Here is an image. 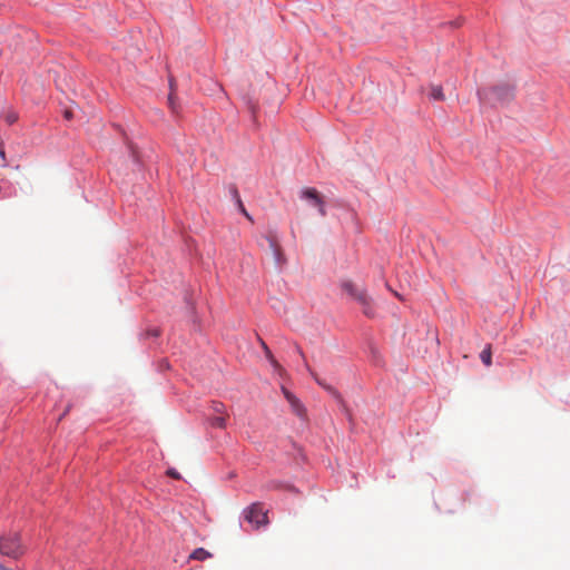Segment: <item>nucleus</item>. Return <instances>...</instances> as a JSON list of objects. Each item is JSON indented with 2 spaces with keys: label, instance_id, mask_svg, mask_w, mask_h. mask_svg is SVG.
Here are the masks:
<instances>
[{
  "label": "nucleus",
  "instance_id": "nucleus-1",
  "mask_svg": "<svg viewBox=\"0 0 570 570\" xmlns=\"http://www.w3.org/2000/svg\"><path fill=\"white\" fill-rule=\"evenodd\" d=\"M24 552L20 542L19 533H10L0 538V553L13 559L19 558Z\"/></svg>",
  "mask_w": 570,
  "mask_h": 570
},
{
  "label": "nucleus",
  "instance_id": "nucleus-2",
  "mask_svg": "<svg viewBox=\"0 0 570 570\" xmlns=\"http://www.w3.org/2000/svg\"><path fill=\"white\" fill-rule=\"evenodd\" d=\"M342 288L355 301H357L362 307L363 313L366 316H372V306H371V298L368 297L366 291L364 288L357 287L353 282L351 281H344L342 283Z\"/></svg>",
  "mask_w": 570,
  "mask_h": 570
},
{
  "label": "nucleus",
  "instance_id": "nucleus-3",
  "mask_svg": "<svg viewBox=\"0 0 570 570\" xmlns=\"http://www.w3.org/2000/svg\"><path fill=\"white\" fill-rule=\"evenodd\" d=\"M479 98L481 101L490 100L491 98L500 102H505L513 97V87L509 83L499 85L491 89V91L479 90Z\"/></svg>",
  "mask_w": 570,
  "mask_h": 570
},
{
  "label": "nucleus",
  "instance_id": "nucleus-4",
  "mask_svg": "<svg viewBox=\"0 0 570 570\" xmlns=\"http://www.w3.org/2000/svg\"><path fill=\"white\" fill-rule=\"evenodd\" d=\"M244 518L256 528L265 525L268 522L267 512L264 511L261 503H253L250 507L246 508L244 510Z\"/></svg>",
  "mask_w": 570,
  "mask_h": 570
},
{
  "label": "nucleus",
  "instance_id": "nucleus-5",
  "mask_svg": "<svg viewBox=\"0 0 570 570\" xmlns=\"http://www.w3.org/2000/svg\"><path fill=\"white\" fill-rule=\"evenodd\" d=\"M301 196L302 198L309 200L315 207H317L321 216L326 215L325 203L321 194L315 188L306 187L302 189Z\"/></svg>",
  "mask_w": 570,
  "mask_h": 570
},
{
  "label": "nucleus",
  "instance_id": "nucleus-6",
  "mask_svg": "<svg viewBox=\"0 0 570 570\" xmlns=\"http://www.w3.org/2000/svg\"><path fill=\"white\" fill-rule=\"evenodd\" d=\"M282 392L285 396V399L287 400V402L289 403L291 407H292V411L299 417H305L306 415V410L304 407V405L301 403V401L292 393L289 392L286 387L282 386Z\"/></svg>",
  "mask_w": 570,
  "mask_h": 570
},
{
  "label": "nucleus",
  "instance_id": "nucleus-7",
  "mask_svg": "<svg viewBox=\"0 0 570 570\" xmlns=\"http://www.w3.org/2000/svg\"><path fill=\"white\" fill-rule=\"evenodd\" d=\"M266 238L268 240L269 248H271L276 262L279 263L282 259V249H281V246H279L277 239L273 235H268Z\"/></svg>",
  "mask_w": 570,
  "mask_h": 570
},
{
  "label": "nucleus",
  "instance_id": "nucleus-8",
  "mask_svg": "<svg viewBox=\"0 0 570 570\" xmlns=\"http://www.w3.org/2000/svg\"><path fill=\"white\" fill-rule=\"evenodd\" d=\"M307 370L312 374V376L315 379L316 383L321 386H323L325 390H327L331 394H333L335 397H340V393L332 386L326 385L308 366Z\"/></svg>",
  "mask_w": 570,
  "mask_h": 570
},
{
  "label": "nucleus",
  "instance_id": "nucleus-9",
  "mask_svg": "<svg viewBox=\"0 0 570 570\" xmlns=\"http://www.w3.org/2000/svg\"><path fill=\"white\" fill-rule=\"evenodd\" d=\"M210 557H212V554L204 548H197L190 554L191 559L199 560V561H204Z\"/></svg>",
  "mask_w": 570,
  "mask_h": 570
},
{
  "label": "nucleus",
  "instance_id": "nucleus-10",
  "mask_svg": "<svg viewBox=\"0 0 570 570\" xmlns=\"http://www.w3.org/2000/svg\"><path fill=\"white\" fill-rule=\"evenodd\" d=\"M430 98L433 100H436V101L444 100V94H443L442 87L435 86V85L431 86Z\"/></svg>",
  "mask_w": 570,
  "mask_h": 570
},
{
  "label": "nucleus",
  "instance_id": "nucleus-11",
  "mask_svg": "<svg viewBox=\"0 0 570 570\" xmlns=\"http://www.w3.org/2000/svg\"><path fill=\"white\" fill-rule=\"evenodd\" d=\"M480 358L485 366H490L492 364V352L491 345H488L480 354Z\"/></svg>",
  "mask_w": 570,
  "mask_h": 570
},
{
  "label": "nucleus",
  "instance_id": "nucleus-12",
  "mask_svg": "<svg viewBox=\"0 0 570 570\" xmlns=\"http://www.w3.org/2000/svg\"><path fill=\"white\" fill-rule=\"evenodd\" d=\"M226 416L227 415H218L212 419V425L224 429L226 426Z\"/></svg>",
  "mask_w": 570,
  "mask_h": 570
},
{
  "label": "nucleus",
  "instance_id": "nucleus-13",
  "mask_svg": "<svg viewBox=\"0 0 570 570\" xmlns=\"http://www.w3.org/2000/svg\"><path fill=\"white\" fill-rule=\"evenodd\" d=\"M212 409L215 413L219 415H226V407L220 402H213Z\"/></svg>",
  "mask_w": 570,
  "mask_h": 570
},
{
  "label": "nucleus",
  "instance_id": "nucleus-14",
  "mask_svg": "<svg viewBox=\"0 0 570 570\" xmlns=\"http://www.w3.org/2000/svg\"><path fill=\"white\" fill-rule=\"evenodd\" d=\"M259 343L265 353L266 358L267 360L272 358V356H274V355L272 354V352H271L269 347L266 345V343L262 338H259Z\"/></svg>",
  "mask_w": 570,
  "mask_h": 570
},
{
  "label": "nucleus",
  "instance_id": "nucleus-15",
  "mask_svg": "<svg viewBox=\"0 0 570 570\" xmlns=\"http://www.w3.org/2000/svg\"><path fill=\"white\" fill-rule=\"evenodd\" d=\"M271 365L274 367L275 371L282 373L284 372V368L282 367V365L275 360L274 356H272V358H268Z\"/></svg>",
  "mask_w": 570,
  "mask_h": 570
},
{
  "label": "nucleus",
  "instance_id": "nucleus-16",
  "mask_svg": "<svg viewBox=\"0 0 570 570\" xmlns=\"http://www.w3.org/2000/svg\"><path fill=\"white\" fill-rule=\"evenodd\" d=\"M167 475H169V476H171L174 479H177V480L180 479V474L175 469H168L167 470Z\"/></svg>",
  "mask_w": 570,
  "mask_h": 570
},
{
  "label": "nucleus",
  "instance_id": "nucleus-17",
  "mask_svg": "<svg viewBox=\"0 0 570 570\" xmlns=\"http://www.w3.org/2000/svg\"><path fill=\"white\" fill-rule=\"evenodd\" d=\"M168 101H169V106H170L171 110L176 111V106H175V100H174L173 94L169 95Z\"/></svg>",
  "mask_w": 570,
  "mask_h": 570
},
{
  "label": "nucleus",
  "instance_id": "nucleus-18",
  "mask_svg": "<svg viewBox=\"0 0 570 570\" xmlns=\"http://www.w3.org/2000/svg\"><path fill=\"white\" fill-rule=\"evenodd\" d=\"M238 206H239V209L240 212L248 218L250 219V216L248 215V213L246 212L245 207L243 206L242 202L238 199Z\"/></svg>",
  "mask_w": 570,
  "mask_h": 570
},
{
  "label": "nucleus",
  "instance_id": "nucleus-19",
  "mask_svg": "<svg viewBox=\"0 0 570 570\" xmlns=\"http://www.w3.org/2000/svg\"><path fill=\"white\" fill-rule=\"evenodd\" d=\"M17 120V116L14 114H10L7 116V121L9 124H13Z\"/></svg>",
  "mask_w": 570,
  "mask_h": 570
},
{
  "label": "nucleus",
  "instance_id": "nucleus-20",
  "mask_svg": "<svg viewBox=\"0 0 570 570\" xmlns=\"http://www.w3.org/2000/svg\"><path fill=\"white\" fill-rule=\"evenodd\" d=\"M65 117H66L67 119H70V118L72 117L71 111H70V110H66V111H65Z\"/></svg>",
  "mask_w": 570,
  "mask_h": 570
},
{
  "label": "nucleus",
  "instance_id": "nucleus-21",
  "mask_svg": "<svg viewBox=\"0 0 570 570\" xmlns=\"http://www.w3.org/2000/svg\"><path fill=\"white\" fill-rule=\"evenodd\" d=\"M0 157L6 160V153L2 147H0Z\"/></svg>",
  "mask_w": 570,
  "mask_h": 570
},
{
  "label": "nucleus",
  "instance_id": "nucleus-22",
  "mask_svg": "<svg viewBox=\"0 0 570 570\" xmlns=\"http://www.w3.org/2000/svg\"><path fill=\"white\" fill-rule=\"evenodd\" d=\"M0 570H10V569H8V568L3 567V566L0 563Z\"/></svg>",
  "mask_w": 570,
  "mask_h": 570
},
{
  "label": "nucleus",
  "instance_id": "nucleus-23",
  "mask_svg": "<svg viewBox=\"0 0 570 570\" xmlns=\"http://www.w3.org/2000/svg\"><path fill=\"white\" fill-rule=\"evenodd\" d=\"M297 351H298V353L302 355V357H304V354H303L302 350H301V348H297Z\"/></svg>",
  "mask_w": 570,
  "mask_h": 570
},
{
  "label": "nucleus",
  "instance_id": "nucleus-24",
  "mask_svg": "<svg viewBox=\"0 0 570 570\" xmlns=\"http://www.w3.org/2000/svg\"><path fill=\"white\" fill-rule=\"evenodd\" d=\"M67 412H69V406L66 409V411L63 412L62 416H63Z\"/></svg>",
  "mask_w": 570,
  "mask_h": 570
}]
</instances>
